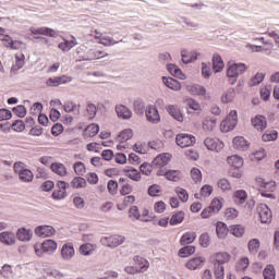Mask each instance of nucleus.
<instances>
[{
    "label": "nucleus",
    "mask_w": 279,
    "mask_h": 279,
    "mask_svg": "<svg viewBox=\"0 0 279 279\" xmlns=\"http://www.w3.org/2000/svg\"><path fill=\"white\" fill-rule=\"evenodd\" d=\"M247 71V65L245 63H233L227 69V77H229V84L234 86L239 82V75H243Z\"/></svg>",
    "instance_id": "nucleus-1"
},
{
    "label": "nucleus",
    "mask_w": 279,
    "mask_h": 279,
    "mask_svg": "<svg viewBox=\"0 0 279 279\" xmlns=\"http://www.w3.org/2000/svg\"><path fill=\"white\" fill-rule=\"evenodd\" d=\"M13 169L15 173L19 175V180L24 182V184H29V182L34 181V172L32 170L25 168V162L16 161L13 165Z\"/></svg>",
    "instance_id": "nucleus-2"
},
{
    "label": "nucleus",
    "mask_w": 279,
    "mask_h": 279,
    "mask_svg": "<svg viewBox=\"0 0 279 279\" xmlns=\"http://www.w3.org/2000/svg\"><path fill=\"white\" fill-rule=\"evenodd\" d=\"M100 243L105 245V247H110L111 250H114L125 243V236L121 234L102 236L100 239Z\"/></svg>",
    "instance_id": "nucleus-3"
},
{
    "label": "nucleus",
    "mask_w": 279,
    "mask_h": 279,
    "mask_svg": "<svg viewBox=\"0 0 279 279\" xmlns=\"http://www.w3.org/2000/svg\"><path fill=\"white\" fill-rule=\"evenodd\" d=\"M236 123H239V114L236 110H231L227 118L220 123V130L221 132H230L236 128Z\"/></svg>",
    "instance_id": "nucleus-4"
},
{
    "label": "nucleus",
    "mask_w": 279,
    "mask_h": 279,
    "mask_svg": "<svg viewBox=\"0 0 279 279\" xmlns=\"http://www.w3.org/2000/svg\"><path fill=\"white\" fill-rule=\"evenodd\" d=\"M108 52H105L104 50H99L97 48H93L87 50L85 56L80 57L76 62H88L90 60H101V58H107Z\"/></svg>",
    "instance_id": "nucleus-5"
},
{
    "label": "nucleus",
    "mask_w": 279,
    "mask_h": 279,
    "mask_svg": "<svg viewBox=\"0 0 279 279\" xmlns=\"http://www.w3.org/2000/svg\"><path fill=\"white\" fill-rule=\"evenodd\" d=\"M29 32L33 36H49V38H58L60 36V32L47 26L31 27Z\"/></svg>",
    "instance_id": "nucleus-6"
},
{
    "label": "nucleus",
    "mask_w": 279,
    "mask_h": 279,
    "mask_svg": "<svg viewBox=\"0 0 279 279\" xmlns=\"http://www.w3.org/2000/svg\"><path fill=\"white\" fill-rule=\"evenodd\" d=\"M145 117L148 123H153L154 125L160 123V112H158V108H156L154 105H148L146 107Z\"/></svg>",
    "instance_id": "nucleus-7"
},
{
    "label": "nucleus",
    "mask_w": 279,
    "mask_h": 279,
    "mask_svg": "<svg viewBox=\"0 0 279 279\" xmlns=\"http://www.w3.org/2000/svg\"><path fill=\"white\" fill-rule=\"evenodd\" d=\"M195 136L186 133H180L175 137V143L179 147H191L192 145H195Z\"/></svg>",
    "instance_id": "nucleus-8"
},
{
    "label": "nucleus",
    "mask_w": 279,
    "mask_h": 279,
    "mask_svg": "<svg viewBox=\"0 0 279 279\" xmlns=\"http://www.w3.org/2000/svg\"><path fill=\"white\" fill-rule=\"evenodd\" d=\"M35 234L40 239H49L56 235V229L47 225L38 226L35 228Z\"/></svg>",
    "instance_id": "nucleus-9"
},
{
    "label": "nucleus",
    "mask_w": 279,
    "mask_h": 279,
    "mask_svg": "<svg viewBox=\"0 0 279 279\" xmlns=\"http://www.w3.org/2000/svg\"><path fill=\"white\" fill-rule=\"evenodd\" d=\"M257 213L259 215L262 223H271V219L274 216L269 206H267L266 204H259L257 206Z\"/></svg>",
    "instance_id": "nucleus-10"
},
{
    "label": "nucleus",
    "mask_w": 279,
    "mask_h": 279,
    "mask_svg": "<svg viewBox=\"0 0 279 279\" xmlns=\"http://www.w3.org/2000/svg\"><path fill=\"white\" fill-rule=\"evenodd\" d=\"M204 145L209 151H221L223 149V142L218 138L207 137L204 141Z\"/></svg>",
    "instance_id": "nucleus-11"
},
{
    "label": "nucleus",
    "mask_w": 279,
    "mask_h": 279,
    "mask_svg": "<svg viewBox=\"0 0 279 279\" xmlns=\"http://www.w3.org/2000/svg\"><path fill=\"white\" fill-rule=\"evenodd\" d=\"M70 82H73V77L68 75H61L56 77H50L47 80L46 84L47 86H62V84H70Z\"/></svg>",
    "instance_id": "nucleus-12"
},
{
    "label": "nucleus",
    "mask_w": 279,
    "mask_h": 279,
    "mask_svg": "<svg viewBox=\"0 0 279 279\" xmlns=\"http://www.w3.org/2000/svg\"><path fill=\"white\" fill-rule=\"evenodd\" d=\"M204 263H206V258L202 256L193 257L185 264V267L190 271H197V269H202V267H204Z\"/></svg>",
    "instance_id": "nucleus-13"
},
{
    "label": "nucleus",
    "mask_w": 279,
    "mask_h": 279,
    "mask_svg": "<svg viewBox=\"0 0 279 279\" xmlns=\"http://www.w3.org/2000/svg\"><path fill=\"white\" fill-rule=\"evenodd\" d=\"M33 236L34 232L32 231V229H26L25 227H22L16 231V239L22 243H28V241H32Z\"/></svg>",
    "instance_id": "nucleus-14"
},
{
    "label": "nucleus",
    "mask_w": 279,
    "mask_h": 279,
    "mask_svg": "<svg viewBox=\"0 0 279 279\" xmlns=\"http://www.w3.org/2000/svg\"><path fill=\"white\" fill-rule=\"evenodd\" d=\"M0 243L3 245H15L16 234L12 231H3L0 233Z\"/></svg>",
    "instance_id": "nucleus-15"
},
{
    "label": "nucleus",
    "mask_w": 279,
    "mask_h": 279,
    "mask_svg": "<svg viewBox=\"0 0 279 279\" xmlns=\"http://www.w3.org/2000/svg\"><path fill=\"white\" fill-rule=\"evenodd\" d=\"M116 113L118 118L122 119L123 121H129V119H132V110L124 105H117Z\"/></svg>",
    "instance_id": "nucleus-16"
},
{
    "label": "nucleus",
    "mask_w": 279,
    "mask_h": 279,
    "mask_svg": "<svg viewBox=\"0 0 279 279\" xmlns=\"http://www.w3.org/2000/svg\"><path fill=\"white\" fill-rule=\"evenodd\" d=\"M61 256L63 260H71L75 256V247L73 243H65L61 248Z\"/></svg>",
    "instance_id": "nucleus-17"
},
{
    "label": "nucleus",
    "mask_w": 279,
    "mask_h": 279,
    "mask_svg": "<svg viewBox=\"0 0 279 279\" xmlns=\"http://www.w3.org/2000/svg\"><path fill=\"white\" fill-rule=\"evenodd\" d=\"M252 125L257 132H263L267 130V118H265V116H256L252 119Z\"/></svg>",
    "instance_id": "nucleus-18"
},
{
    "label": "nucleus",
    "mask_w": 279,
    "mask_h": 279,
    "mask_svg": "<svg viewBox=\"0 0 279 279\" xmlns=\"http://www.w3.org/2000/svg\"><path fill=\"white\" fill-rule=\"evenodd\" d=\"M23 66H25V54H15V64L11 68V75H16Z\"/></svg>",
    "instance_id": "nucleus-19"
},
{
    "label": "nucleus",
    "mask_w": 279,
    "mask_h": 279,
    "mask_svg": "<svg viewBox=\"0 0 279 279\" xmlns=\"http://www.w3.org/2000/svg\"><path fill=\"white\" fill-rule=\"evenodd\" d=\"M233 147L239 151H245L250 148V143L243 136H236L233 138Z\"/></svg>",
    "instance_id": "nucleus-20"
},
{
    "label": "nucleus",
    "mask_w": 279,
    "mask_h": 279,
    "mask_svg": "<svg viewBox=\"0 0 279 279\" xmlns=\"http://www.w3.org/2000/svg\"><path fill=\"white\" fill-rule=\"evenodd\" d=\"M162 82L165 86H167V88H170V90H175V92L182 90V84L179 83V81L173 77L163 76Z\"/></svg>",
    "instance_id": "nucleus-21"
},
{
    "label": "nucleus",
    "mask_w": 279,
    "mask_h": 279,
    "mask_svg": "<svg viewBox=\"0 0 279 279\" xmlns=\"http://www.w3.org/2000/svg\"><path fill=\"white\" fill-rule=\"evenodd\" d=\"M129 217L130 219H135L136 221H143L144 223H149L151 219L149 218H141V211L138 210V206L133 205L129 209Z\"/></svg>",
    "instance_id": "nucleus-22"
},
{
    "label": "nucleus",
    "mask_w": 279,
    "mask_h": 279,
    "mask_svg": "<svg viewBox=\"0 0 279 279\" xmlns=\"http://www.w3.org/2000/svg\"><path fill=\"white\" fill-rule=\"evenodd\" d=\"M171 160V155L169 154H162L158 155L154 160H153V167H167Z\"/></svg>",
    "instance_id": "nucleus-23"
},
{
    "label": "nucleus",
    "mask_w": 279,
    "mask_h": 279,
    "mask_svg": "<svg viewBox=\"0 0 279 279\" xmlns=\"http://www.w3.org/2000/svg\"><path fill=\"white\" fill-rule=\"evenodd\" d=\"M134 263L137 265L140 274H145L149 269V262L138 255L133 257Z\"/></svg>",
    "instance_id": "nucleus-24"
},
{
    "label": "nucleus",
    "mask_w": 279,
    "mask_h": 279,
    "mask_svg": "<svg viewBox=\"0 0 279 279\" xmlns=\"http://www.w3.org/2000/svg\"><path fill=\"white\" fill-rule=\"evenodd\" d=\"M41 250L45 254H53L58 250V243L53 240H45L41 243Z\"/></svg>",
    "instance_id": "nucleus-25"
},
{
    "label": "nucleus",
    "mask_w": 279,
    "mask_h": 279,
    "mask_svg": "<svg viewBox=\"0 0 279 279\" xmlns=\"http://www.w3.org/2000/svg\"><path fill=\"white\" fill-rule=\"evenodd\" d=\"M167 71L170 75H173V77H179V80H186V76L184 73H182V70L173 63L167 64Z\"/></svg>",
    "instance_id": "nucleus-26"
},
{
    "label": "nucleus",
    "mask_w": 279,
    "mask_h": 279,
    "mask_svg": "<svg viewBox=\"0 0 279 279\" xmlns=\"http://www.w3.org/2000/svg\"><path fill=\"white\" fill-rule=\"evenodd\" d=\"M166 110L175 119V121H179L180 123L184 121V114H182V111H180L178 107L169 105L166 107Z\"/></svg>",
    "instance_id": "nucleus-27"
},
{
    "label": "nucleus",
    "mask_w": 279,
    "mask_h": 279,
    "mask_svg": "<svg viewBox=\"0 0 279 279\" xmlns=\"http://www.w3.org/2000/svg\"><path fill=\"white\" fill-rule=\"evenodd\" d=\"M50 169H51L52 173H56L57 175H60L61 178H64V175H66V173H68L66 166H64V163H61V162H52L50 166Z\"/></svg>",
    "instance_id": "nucleus-28"
},
{
    "label": "nucleus",
    "mask_w": 279,
    "mask_h": 279,
    "mask_svg": "<svg viewBox=\"0 0 279 279\" xmlns=\"http://www.w3.org/2000/svg\"><path fill=\"white\" fill-rule=\"evenodd\" d=\"M186 88H187V92L191 93V95H197L201 97H205L206 95V87L202 85H198V84L187 85Z\"/></svg>",
    "instance_id": "nucleus-29"
},
{
    "label": "nucleus",
    "mask_w": 279,
    "mask_h": 279,
    "mask_svg": "<svg viewBox=\"0 0 279 279\" xmlns=\"http://www.w3.org/2000/svg\"><path fill=\"white\" fill-rule=\"evenodd\" d=\"M223 59H221V56L219 53H214L213 56V69L215 73H221L223 71Z\"/></svg>",
    "instance_id": "nucleus-30"
},
{
    "label": "nucleus",
    "mask_w": 279,
    "mask_h": 279,
    "mask_svg": "<svg viewBox=\"0 0 279 279\" xmlns=\"http://www.w3.org/2000/svg\"><path fill=\"white\" fill-rule=\"evenodd\" d=\"M199 54L197 53V51H192V52H186L184 50L181 51V58H182L183 64H191V62H195Z\"/></svg>",
    "instance_id": "nucleus-31"
},
{
    "label": "nucleus",
    "mask_w": 279,
    "mask_h": 279,
    "mask_svg": "<svg viewBox=\"0 0 279 279\" xmlns=\"http://www.w3.org/2000/svg\"><path fill=\"white\" fill-rule=\"evenodd\" d=\"M124 173L126 178L133 180V182H141V172L137 169L128 167L124 169Z\"/></svg>",
    "instance_id": "nucleus-32"
},
{
    "label": "nucleus",
    "mask_w": 279,
    "mask_h": 279,
    "mask_svg": "<svg viewBox=\"0 0 279 279\" xmlns=\"http://www.w3.org/2000/svg\"><path fill=\"white\" fill-rule=\"evenodd\" d=\"M134 136L132 129H125L116 137L117 143H128Z\"/></svg>",
    "instance_id": "nucleus-33"
},
{
    "label": "nucleus",
    "mask_w": 279,
    "mask_h": 279,
    "mask_svg": "<svg viewBox=\"0 0 279 279\" xmlns=\"http://www.w3.org/2000/svg\"><path fill=\"white\" fill-rule=\"evenodd\" d=\"M77 45V39L72 36V39L68 40L64 39L63 43L59 44V49H61V51H71L73 49V47H76Z\"/></svg>",
    "instance_id": "nucleus-34"
},
{
    "label": "nucleus",
    "mask_w": 279,
    "mask_h": 279,
    "mask_svg": "<svg viewBox=\"0 0 279 279\" xmlns=\"http://www.w3.org/2000/svg\"><path fill=\"white\" fill-rule=\"evenodd\" d=\"M228 232H230V229H228V226L225 222H217L216 233L219 239H226V236H228Z\"/></svg>",
    "instance_id": "nucleus-35"
},
{
    "label": "nucleus",
    "mask_w": 279,
    "mask_h": 279,
    "mask_svg": "<svg viewBox=\"0 0 279 279\" xmlns=\"http://www.w3.org/2000/svg\"><path fill=\"white\" fill-rule=\"evenodd\" d=\"M256 183L258 184V186L265 189L267 192L270 191V193H274L276 191V182L274 181L265 182L263 178H257Z\"/></svg>",
    "instance_id": "nucleus-36"
},
{
    "label": "nucleus",
    "mask_w": 279,
    "mask_h": 279,
    "mask_svg": "<svg viewBox=\"0 0 279 279\" xmlns=\"http://www.w3.org/2000/svg\"><path fill=\"white\" fill-rule=\"evenodd\" d=\"M235 204L243 205L247 202V192L245 190H236L233 194Z\"/></svg>",
    "instance_id": "nucleus-37"
},
{
    "label": "nucleus",
    "mask_w": 279,
    "mask_h": 279,
    "mask_svg": "<svg viewBox=\"0 0 279 279\" xmlns=\"http://www.w3.org/2000/svg\"><path fill=\"white\" fill-rule=\"evenodd\" d=\"M232 256L228 252L217 253L216 260L214 265H226V263H230Z\"/></svg>",
    "instance_id": "nucleus-38"
},
{
    "label": "nucleus",
    "mask_w": 279,
    "mask_h": 279,
    "mask_svg": "<svg viewBox=\"0 0 279 279\" xmlns=\"http://www.w3.org/2000/svg\"><path fill=\"white\" fill-rule=\"evenodd\" d=\"M197 239V233L195 232H186L181 236L180 243L181 245H191Z\"/></svg>",
    "instance_id": "nucleus-39"
},
{
    "label": "nucleus",
    "mask_w": 279,
    "mask_h": 279,
    "mask_svg": "<svg viewBox=\"0 0 279 279\" xmlns=\"http://www.w3.org/2000/svg\"><path fill=\"white\" fill-rule=\"evenodd\" d=\"M265 82V73L257 72L248 82V86L251 88H254V86H259V84H263Z\"/></svg>",
    "instance_id": "nucleus-40"
},
{
    "label": "nucleus",
    "mask_w": 279,
    "mask_h": 279,
    "mask_svg": "<svg viewBox=\"0 0 279 279\" xmlns=\"http://www.w3.org/2000/svg\"><path fill=\"white\" fill-rule=\"evenodd\" d=\"M215 128H217V119L210 117L204 119L203 130L205 132H213Z\"/></svg>",
    "instance_id": "nucleus-41"
},
{
    "label": "nucleus",
    "mask_w": 279,
    "mask_h": 279,
    "mask_svg": "<svg viewBox=\"0 0 279 279\" xmlns=\"http://www.w3.org/2000/svg\"><path fill=\"white\" fill-rule=\"evenodd\" d=\"M227 162L231 165L234 169H241V167H243V158L238 155L228 157Z\"/></svg>",
    "instance_id": "nucleus-42"
},
{
    "label": "nucleus",
    "mask_w": 279,
    "mask_h": 279,
    "mask_svg": "<svg viewBox=\"0 0 279 279\" xmlns=\"http://www.w3.org/2000/svg\"><path fill=\"white\" fill-rule=\"evenodd\" d=\"M99 134V124L92 123L89 124L84 132V136L88 138H93V136H97Z\"/></svg>",
    "instance_id": "nucleus-43"
},
{
    "label": "nucleus",
    "mask_w": 279,
    "mask_h": 279,
    "mask_svg": "<svg viewBox=\"0 0 279 279\" xmlns=\"http://www.w3.org/2000/svg\"><path fill=\"white\" fill-rule=\"evenodd\" d=\"M230 234H233V236H236L238 239H241L243 234H245V228L241 225H232L229 228Z\"/></svg>",
    "instance_id": "nucleus-44"
},
{
    "label": "nucleus",
    "mask_w": 279,
    "mask_h": 279,
    "mask_svg": "<svg viewBox=\"0 0 279 279\" xmlns=\"http://www.w3.org/2000/svg\"><path fill=\"white\" fill-rule=\"evenodd\" d=\"M63 108L65 112H74V114H80L81 106L72 100L64 102Z\"/></svg>",
    "instance_id": "nucleus-45"
},
{
    "label": "nucleus",
    "mask_w": 279,
    "mask_h": 279,
    "mask_svg": "<svg viewBox=\"0 0 279 279\" xmlns=\"http://www.w3.org/2000/svg\"><path fill=\"white\" fill-rule=\"evenodd\" d=\"M264 279H276V267L271 264L266 265L263 270Z\"/></svg>",
    "instance_id": "nucleus-46"
},
{
    "label": "nucleus",
    "mask_w": 279,
    "mask_h": 279,
    "mask_svg": "<svg viewBox=\"0 0 279 279\" xmlns=\"http://www.w3.org/2000/svg\"><path fill=\"white\" fill-rule=\"evenodd\" d=\"M93 252H95V244L85 243L80 246V254H82V256H90Z\"/></svg>",
    "instance_id": "nucleus-47"
},
{
    "label": "nucleus",
    "mask_w": 279,
    "mask_h": 279,
    "mask_svg": "<svg viewBox=\"0 0 279 279\" xmlns=\"http://www.w3.org/2000/svg\"><path fill=\"white\" fill-rule=\"evenodd\" d=\"M72 189H84L86 186V179L82 177H75L70 182Z\"/></svg>",
    "instance_id": "nucleus-48"
},
{
    "label": "nucleus",
    "mask_w": 279,
    "mask_h": 279,
    "mask_svg": "<svg viewBox=\"0 0 279 279\" xmlns=\"http://www.w3.org/2000/svg\"><path fill=\"white\" fill-rule=\"evenodd\" d=\"M258 250H260V240L252 239L248 241V252L250 254H258Z\"/></svg>",
    "instance_id": "nucleus-49"
},
{
    "label": "nucleus",
    "mask_w": 279,
    "mask_h": 279,
    "mask_svg": "<svg viewBox=\"0 0 279 279\" xmlns=\"http://www.w3.org/2000/svg\"><path fill=\"white\" fill-rule=\"evenodd\" d=\"M214 276L216 279L226 278V268L223 265L214 264Z\"/></svg>",
    "instance_id": "nucleus-50"
},
{
    "label": "nucleus",
    "mask_w": 279,
    "mask_h": 279,
    "mask_svg": "<svg viewBox=\"0 0 279 279\" xmlns=\"http://www.w3.org/2000/svg\"><path fill=\"white\" fill-rule=\"evenodd\" d=\"M192 254H195V246L193 245H186L179 251V256L181 258H186Z\"/></svg>",
    "instance_id": "nucleus-51"
},
{
    "label": "nucleus",
    "mask_w": 279,
    "mask_h": 279,
    "mask_svg": "<svg viewBox=\"0 0 279 279\" xmlns=\"http://www.w3.org/2000/svg\"><path fill=\"white\" fill-rule=\"evenodd\" d=\"M98 44L104 45L105 47H112V45H119V41L110 36L102 35L100 40H98Z\"/></svg>",
    "instance_id": "nucleus-52"
},
{
    "label": "nucleus",
    "mask_w": 279,
    "mask_h": 279,
    "mask_svg": "<svg viewBox=\"0 0 279 279\" xmlns=\"http://www.w3.org/2000/svg\"><path fill=\"white\" fill-rule=\"evenodd\" d=\"M184 221V211H178L170 218V226H179Z\"/></svg>",
    "instance_id": "nucleus-53"
},
{
    "label": "nucleus",
    "mask_w": 279,
    "mask_h": 279,
    "mask_svg": "<svg viewBox=\"0 0 279 279\" xmlns=\"http://www.w3.org/2000/svg\"><path fill=\"white\" fill-rule=\"evenodd\" d=\"M163 175L170 182H178V181H180V171H178V170H168L167 172H165Z\"/></svg>",
    "instance_id": "nucleus-54"
},
{
    "label": "nucleus",
    "mask_w": 279,
    "mask_h": 279,
    "mask_svg": "<svg viewBox=\"0 0 279 279\" xmlns=\"http://www.w3.org/2000/svg\"><path fill=\"white\" fill-rule=\"evenodd\" d=\"M174 193L178 195L179 199L186 204L189 202V192L183 187H175Z\"/></svg>",
    "instance_id": "nucleus-55"
},
{
    "label": "nucleus",
    "mask_w": 279,
    "mask_h": 279,
    "mask_svg": "<svg viewBox=\"0 0 279 279\" xmlns=\"http://www.w3.org/2000/svg\"><path fill=\"white\" fill-rule=\"evenodd\" d=\"M217 186L218 189H220V191H223V193H226L227 191H232V184H230V181H228V179H219L217 182Z\"/></svg>",
    "instance_id": "nucleus-56"
},
{
    "label": "nucleus",
    "mask_w": 279,
    "mask_h": 279,
    "mask_svg": "<svg viewBox=\"0 0 279 279\" xmlns=\"http://www.w3.org/2000/svg\"><path fill=\"white\" fill-rule=\"evenodd\" d=\"M134 112L143 114L145 112V101L143 99H136L133 102Z\"/></svg>",
    "instance_id": "nucleus-57"
},
{
    "label": "nucleus",
    "mask_w": 279,
    "mask_h": 279,
    "mask_svg": "<svg viewBox=\"0 0 279 279\" xmlns=\"http://www.w3.org/2000/svg\"><path fill=\"white\" fill-rule=\"evenodd\" d=\"M73 169L76 175H84V173H86V166L82 161H76L73 165Z\"/></svg>",
    "instance_id": "nucleus-58"
},
{
    "label": "nucleus",
    "mask_w": 279,
    "mask_h": 279,
    "mask_svg": "<svg viewBox=\"0 0 279 279\" xmlns=\"http://www.w3.org/2000/svg\"><path fill=\"white\" fill-rule=\"evenodd\" d=\"M86 112L88 119H95V117H97V106L93 102H88L86 106Z\"/></svg>",
    "instance_id": "nucleus-59"
},
{
    "label": "nucleus",
    "mask_w": 279,
    "mask_h": 279,
    "mask_svg": "<svg viewBox=\"0 0 279 279\" xmlns=\"http://www.w3.org/2000/svg\"><path fill=\"white\" fill-rule=\"evenodd\" d=\"M260 97L263 101H269V97H271V85H265L262 87Z\"/></svg>",
    "instance_id": "nucleus-60"
},
{
    "label": "nucleus",
    "mask_w": 279,
    "mask_h": 279,
    "mask_svg": "<svg viewBox=\"0 0 279 279\" xmlns=\"http://www.w3.org/2000/svg\"><path fill=\"white\" fill-rule=\"evenodd\" d=\"M154 163L144 162L140 166V171L143 175H151Z\"/></svg>",
    "instance_id": "nucleus-61"
},
{
    "label": "nucleus",
    "mask_w": 279,
    "mask_h": 279,
    "mask_svg": "<svg viewBox=\"0 0 279 279\" xmlns=\"http://www.w3.org/2000/svg\"><path fill=\"white\" fill-rule=\"evenodd\" d=\"M250 267V258L242 257L236 264V271H245Z\"/></svg>",
    "instance_id": "nucleus-62"
},
{
    "label": "nucleus",
    "mask_w": 279,
    "mask_h": 279,
    "mask_svg": "<svg viewBox=\"0 0 279 279\" xmlns=\"http://www.w3.org/2000/svg\"><path fill=\"white\" fill-rule=\"evenodd\" d=\"M209 208L211 209V213H219V210L223 208V203H221V199L219 198H214Z\"/></svg>",
    "instance_id": "nucleus-63"
},
{
    "label": "nucleus",
    "mask_w": 279,
    "mask_h": 279,
    "mask_svg": "<svg viewBox=\"0 0 279 279\" xmlns=\"http://www.w3.org/2000/svg\"><path fill=\"white\" fill-rule=\"evenodd\" d=\"M276 138H278V131L266 132L262 136V141H264V143H269V141H276Z\"/></svg>",
    "instance_id": "nucleus-64"
}]
</instances>
